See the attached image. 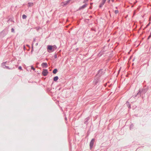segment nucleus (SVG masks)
I'll return each instance as SVG.
<instances>
[{
	"instance_id": "bb28decb",
	"label": "nucleus",
	"mask_w": 151,
	"mask_h": 151,
	"mask_svg": "<svg viewBox=\"0 0 151 151\" xmlns=\"http://www.w3.org/2000/svg\"><path fill=\"white\" fill-rule=\"evenodd\" d=\"M110 2V0H108L107 2L108 3H109Z\"/></svg>"
},
{
	"instance_id": "a878e982",
	"label": "nucleus",
	"mask_w": 151,
	"mask_h": 151,
	"mask_svg": "<svg viewBox=\"0 0 151 151\" xmlns=\"http://www.w3.org/2000/svg\"><path fill=\"white\" fill-rule=\"evenodd\" d=\"M18 69L19 70H22V68L21 66H19L18 68Z\"/></svg>"
},
{
	"instance_id": "4be33fe9",
	"label": "nucleus",
	"mask_w": 151,
	"mask_h": 151,
	"mask_svg": "<svg viewBox=\"0 0 151 151\" xmlns=\"http://www.w3.org/2000/svg\"><path fill=\"white\" fill-rule=\"evenodd\" d=\"M54 57L55 58H57V54H55Z\"/></svg>"
},
{
	"instance_id": "f03ea898",
	"label": "nucleus",
	"mask_w": 151,
	"mask_h": 151,
	"mask_svg": "<svg viewBox=\"0 0 151 151\" xmlns=\"http://www.w3.org/2000/svg\"><path fill=\"white\" fill-rule=\"evenodd\" d=\"M105 73V71L103 70L102 69H100L98 71L97 73L96 74V78L100 77L102 75Z\"/></svg>"
},
{
	"instance_id": "2eb2a0df",
	"label": "nucleus",
	"mask_w": 151,
	"mask_h": 151,
	"mask_svg": "<svg viewBox=\"0 0 151 151\" xmlns=\"http://www.w3.org/2000/svg\"><path fill=\"white\" fill-rule=\"evenodd\" d=\"M53 47V50L52 51H54L55 50L57 49V47L55 45H54L52 46Z\"/></svg>"
},
{
	"instance_id": "6ab92c4d",
	"label": "nucleus",
	"mask_w": 151,
	"mask_h": 151,
	"mask_svg": "<svg viewBox=\"0 0 151 151\" xmlns=\"http://www.w3.org/2000/svg\"><path fill=\"white\" fill-rule=\"evenodd\" d=\"M127 106H128L129 108H131V105L129 103H127Z\"/></svg>"
},
{
	"instance_id": "1a4fd4ad",
	"label": "nucleus",
	"mask_w": 151,
	"mask_h": 151,
	"mask_svg": "<svg viewBox=\"0 0 151 151\" xmlns=\"http://www.w3.org/2000/svg\"><path fill=\"white\" fill-rule=\"evenodd\" d=\"M99 78H97L96 79H95L93 81V82L95 84H97V83L99 81Z\"/></svg>"
},
{
	"instance_id": "c9c22d12",
	"label": "nucleus",
	"mask_w": 151,
	"mask_h": 151,
	"mask_svg": "<svg viewBox=\"0 0 151 151\" xmlns=\"http://www.w3.org/2000/svg\"><path fill=\"white\" fill-rule=\"evenodd\" d=\"M130 128L131 129V126L130 127Z\"/></svg>"
},
{
	"instance_id": "7c9ffc66",
	"label": "nucleus",
	"mask_w": 151,
	"mask_h": 151,
	"mask_svg": "<svg viewBox=\"0 0 151 151\" xmlns=\"http://www.w3.org/2000/svg\"><path fill=\"white\" fill-rule=\"evenodd\" d=\"M88 0H84V3L86 1H88Z\"/></svg>"
},
{
	"instance_id": "9b49d317",
	"label": "nucleus",
	"mask_w": 151,
	"mask_h": 151,
	"mask_svg": "<svg viewBox=\"0 0 151 151\" xmlns=\"http://www.w3.org/2000/svg\"><path fill=\"white\" fill-rule=\"evenodd\" d=\"M90 118L89 117H88L86 118L84 121V124H88V121L89 120Z\"/></svg>"
},
{
	"instance_id": "9d476101",
	"label": "nucleus",
	"mask_w": 151,
	"mask_h": 151,
	"mask_svg": "<svg viewBox=\"0 0 151 151\" xmlns=\"http://www.w3.org/2000/svg\"><path fill=\"white\" fill-rule=\"evenodd\" d=\"M53 47L52 45H49L47 46V49L48 50H49L50 51H52L53 50Z\"/></svg>"
},
{
	"instance_id": "e433bc0d",
	"label": "nucleus",
	"mask_w": 151,
	"mask_h": 151,
	"mask_svg": "<svg viewBox=\"0 0 151 151\" xmlns=\"http://www.w3.org/2000/svg\"><path fill=\"white\" fill-rule=\"evenodd\" d=\"M78 49V48H77L76 49V50H77Z\"/></svg>"
},
{
	"instance_id": "72a5a7b5",
	"label": "nucleus",
	"mask_w": 151,
	"mask_h": 151,
	"mask_svg": "<svg viewBox=\"0 0 151 151\" xmlns=\"http://www.w3.org/2000/svg\"><path fill=\"white\" fill-rule=\"evenodd\" d=\"M115 8H116V9H118V7H115Z\"/></svg>"
},
{
	"instance_id": "b1692460",
	"label": "nucleus",
	"mask_w": 151,
	"mask_h": 151,
	"mask_svg": "<svg viewBox=\"0 0 151 151\" xmlns=\"http://www.w3.org/2000/svg\"><path fill=\"white\" fill-rule=\"evenodd\" d=\"M11 32H14V29L12 28L11 29Z\"/></svg>"
},
{
	"instance_id": "f3484780",
	"label": "nucleus",
	"mask_w": 151,
	"mask_h": 151,
	"mask_svg": "<svg viewBox=\"0 0 151 151\" xmlns=\"http://www.w3.org/2000/svg\"><path fill=\"white\" fill-rule=\"evenodd\" d=\"M28 6L30 7L32 6L33 5V3H29L28 4Z\"/></svg>"
},
{
	"instance_id": "c756f323",
	"label": "nucleus",
	"mask_w": 151,
	"mask_h": 151,
	"mask_svg": "<svg viewBox=\"0 0 151 151\" xmlns=\"http://www.w3.org/2000/svg\"><path fill=\"white\" fill-rule=\"evenodd\" d=\"M65 120L67 121V118L65 117Z\"/></svg>"
},
{
	"instance_id": "c85d7f7f",
	"label": "nucleus",
	"mask_w": 151,
	"mask_h": 151,
	"mask_svg": "<svg viewBox=\"0 0 151 151\" xmlns=\"http://www.w3.org/2000/svg\"><path fill=\"white\" fill-rule=\"evenodd\" d=\"M111 1L112 2H114V0H111Z\"/></svg>"
},
{
	"instance_id": "dca6fc26",
	"label": "nucleus",
	"mask_w": 151,
	"mask_h": 151,
	"mask_svg": "<svg viewBox=\"0 0 151 151\" xmlns=\"http://www.w3.org/2000/svg\"><path fill=\"white\" fill-rule=\"evenodd\" d=\"M58 71V70L57 69H55L53 70L52 73L54 74H56Z\"/></svg>"
},
{
	"instance_id": "cd10ccee",
	"label": "nucleus",
	"mask_w": 151,
	"mask_h": 151,
	"mask_svg": "<svg viewBox=\"0 0 151 151\" xmlns=\"http://www.w3.org/2000/svg\"><path fill=\"white\" fill-rule=\"evenodd\" d=\"M150 24V23H149L147 25V27H148Z\"/></svg>"
},
{
	"instance_id": "473e14b6",
	"label": "nucleus",
	"mask_w": 151,
	"mask_h": 151,
	"mask_svg": "<svg viewBox=\"0 0 151 151\" xmlns=\"http://www.w3.org/2000/svg\"><path fill=\"white\" fill-rule=\"evenodd\" d=\"M37 45H38V43H36V46H37Z\"/></svg>"
},
{
	"instance_id": "7ed1b4c3",
	"label": "nucleus",
	"mask_w": 151,
	"mask_h": 151,
	"mask_svg": "<svg viewBox=\"0 0 151 151\" xmlns=\"http://www.w3.org/2000/svg\"><path fill=\"white\" fill-rule=\"evenodd\" d=\"M70 1L71 0H68L66 1L62 2L61 4V5L63 6H66L70 3Z\"/></svg>"
},
{
	"instance_id": "aec40b11",
	"label": "nucleus",
	"mask_w": 151,
	"mask_h": 151,
	"mask_svg": "<svg viewBox=\"0 0 151 151\" xmlns=\"http://www.w3.org/2000/svg\"><path fill=\"white\" fill-rule=\"evenodd\" d=\"M114 12L116 14H117L119 13V12L118 10H115L114 11Z\"/></svg>"
},
{
	"instance_id": "39448f33",
	"label": "nucleus",
	"mask_w": 151,
	"mask_h": 151,
	"mask_svg": "<svg viewBox=\"0 0 151 151\" xmlns=\"http://www.w3.org/2000/svg\"><path fill=\"white\" fill-rule=\"evenodd\" d=\"M94 141V139H93L91 140L90 143V148L91 149L93 145Z\"/></svg>"
},
{
	"instance_id": "4468645a",
	"label": "nucleus",
	"mask_w": 151,
	"mask_h": 151,
	"mask_svg": "<svg viewBox=\"0 0 151 151\" xmlns=\"http://www.w3.org/2000/svg\"><path fill=\"white\" fill-rule=\"evenodd\" d=\"M58 79V76H55L53 78V81H56Z\"/></svg>"
},
{
	"instance_id": "ddd939ff",
	"label": "nucleus",
	"mask_w": 151,
	"mask_h": 151,
	"mask_svg": "<svg viewBox=\"0 0 151 151\" xmlns=\"http://www.w3.org/2000/svg\"><path fill=\"white\" fill-rule=\"evenodd\" d=\"M4 30L2 31V32H0V37H3L4 36Z\"/></svg>"
},
{
	"instance_id": "a211bd4d",
	"label": "nucleus",
	"mask_w": 151,
	"mask_h": 151,
	"mask_svg": "<svg viewBox=\"0 0 151 151\" xmlns=\"http://www.w3.org/2000/svg\"><path fill=\"white\" fill-rule=\"evenodd\" d=\"M27 18V16L25 15V14H23L22 16V18L23 19H26Z\"/></svg>"
},
{
	"instance_id": "2f4dec72",
	"label": "nucleus",
	"mask_w": 151,
	"mask_h": 151,
	"mask_svg": "<svg viewBox=\"0 0 151 151\" xmlns=\"http://www.w3.org/2000/svg\"><path fill=\"white\" fill-rule=\"evenodd\" d=\"M35 39H34L33 40V42H34L35 41Z\"/></svg>"
},
{
	"instance_id": "20e7f679",
	"label": "nucleus",
	"mask_w": 151,
	"mask_h": 151,
	"mask_svg": "<svg viewBox=\"0 0 151 151\" xmlns=\"http://www.w3.org/2000/svg\"><path fill=\"white\" fill-rule=\"evenodd\" d=\"M48 72L47 69H44L42 73V75L45 76H46Z\"/></svg>"
},
{
	"instance_id": "f8f14e48",
	"label": "nucleus",
	"mask_w": 151,
	"mask_h": 151,
	"mask_svg": "<svg viewBox=\"0 0 151 151\" xmlns=\"http://www.w3.org/2000/svg\"><path fill=\"white\" fill-rule=\"evenodd\" d=\"M4 69H12L11 68H9L8 66H6L5 65L4 66H1Z\"/></svg>"
},
{
	"instance_id": "393cba45",
	"label": "nucleus",
	"mask_w": 151,
	"mask_h": 151,
	"mask_svg": "<svg viewBox=\"0 0 151 151\" xmlns=\"http://www.w3.org/2000/svg\"><path fill=\"white\" fill-rule=\"evenodd\" d=\"M151 37V33H150V35L148 36L147 39H149Z\"/></svg>"
},
{
	"instance_id": "f704fd0d",
	"label": "nucleus",
	"mask_w": 151,
	"mask_h": 151,
	"mask_svg": "<svg viewBox=\"0 0 151 151\" xmlns=\"http://www.w3.org/2000/svg\"><path fill=\"white\" fill-rule=\"evenodd\" d=\"M90 17H92V16H90Z\"/></svg>"
},
{
	"instance_id": "5701e85b",
	"label": "nucleus",
	"mask_w": 151,
	"mask_h": 151,
	"mask_svg": "<svg viewBox=\"0 0 151 151\" xmlns=\"http://www.w3.org/2000/svg\"><path fill=\"white\" fill-rule=\"evenodd\" d=\"M31 69L33 70H35V68L33 66H31Z\"/></svg>"
},
{
	"instance_id": "f257e3e1",
	"label": "nucleus",
	"mask_w": 151,
	"mask_h": 151,
	"mask_svg": "<svg viewBox=\"0 0 151 151\" xmlns=\"http://www.w3.org/2000/svg\"><path fill=\"white\" fill-rule=\"evenodd\" d=\"M147 90L148 89L147 88H143L142 89H140L138 92L137 93V95L135 96L134 97H137V96H138V97H139L141 96V93L145 94L147 91Z\"/></svg>"
},
{
	"instance_id": "412c9836",
	"label": "nucleus",
	"mask_w": 151,
	"mask_h": 151,
	"mask_svg": "<svg viewBox=\"0 0 151 151\" xmlns=\"http://www.w3.org/2000/svg\"><path fill=\"white\" fill-rule=\"evenodd\" d=\"M6 63V62H3L1 64V66H4V65H5V64Z\"/></svg>"
},
{
	"instance_id": "0eeeda50",
	"label": "nucleus",
	"mask_w": 151,
	"mask_h": 151,
	"mask_svg": "<svg viewBox=\"0 0 151 151\" xmlns=\"http://www.w3.org/2000/svg\"><path fill=\"white\" fill-rule=\"evenodd\" d=\"M41 66L43 68H47L48 67V65L46 63H42L41 64Z\"/></svg>"
},
{
	"instance_id": "6e6552de",
	"label": "nucleus",
	"mask_w": 151,
	"mask_h": 151,
	"mask_svg": "<svg viewBox=\"0 0 151 151\" xmlns=\"http://www.w3.org/2000/svg\"><path fill=\"white\" fill-rule=\"evenodd\" d=\"M87 5V4H84L82 6L80 7L79 8V10H80L82 9H84L86 7Z\"/></svg>"
},
{
	"instance_id": "423d86ee",
	"label": "nucleus",
	"mask_w": 151,
	"mask_h": 151,
	"mask_svg": "<svg viewBox=\"0 0 151 151\" xmlns=\"http://www.w3.org/2000/svg\"><path fill=\"white\" fill-rule=\"evenodd\" d=\"M106 0H102L99 6V7L100 8H101L103 6V5L104 4L105 2H106Z\"/></svg>"
}]
</instances>
